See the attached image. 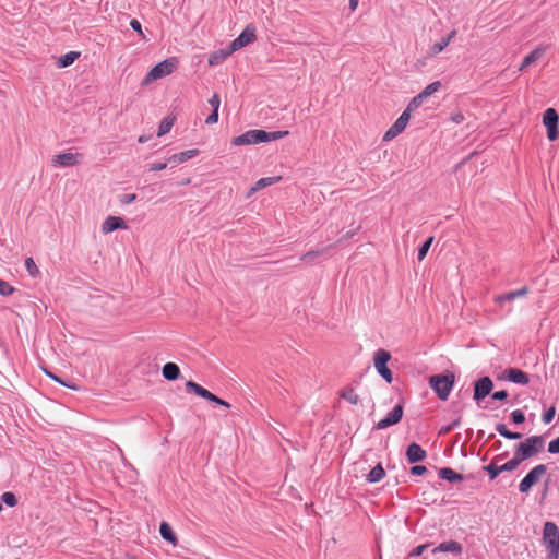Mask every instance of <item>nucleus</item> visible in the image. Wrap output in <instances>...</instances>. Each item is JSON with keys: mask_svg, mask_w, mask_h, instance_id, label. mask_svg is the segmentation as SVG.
I'll return each mask as SVG.
<instances>
[{"mask_svg": "<svg viewBox=\"0 0 559 559\" xmlns=\"http://www.w3.org/2000/svg\"><path fill=\"white\" fill-rule=\"evenodd\" d=\"M288 134V131H272L254 129L249 130L238 136L233 138L231 143L235 146L250 145L262 142H271L280 140Z\"/></svg>", "mask_w": 559, "mask_h": 559, "instance_id": "f257e3e1", "label": "nucleus"}, {"mask_svg": "<svg viewBox=\"0 0 559 559\" xmlns=\"http://www.w3.org/2000/svg\"><path fill=\"white\" fill-rule=\"evenodd\" d=\"M544 445L545 439L543 436H531L515 447L514 455L522 463L542 452Z\"/></svg>", "mask_w": 559, "mask_h": 559, "instance_id": "f03ea898", "label": "nucleus"}, {"mask_svg": "<svg viewBox=\"0 0 559 559\" xmlns=\"http://www.w3.org/2000/svg\"><path fill=\"white\" fill-rule=\"evenodd\" d=\"M454 382L455 376L451 371L433 374L429 378L430 388L436 392L441 401L448 400Z\"/></svg>", "mask_w": 559, "mask_h": 559, "instance_id": "7ed1b4c3", "label": "nucleus"}, {"mask_svg": "<svg viewBox=\"0 0 559 559\" xmlns=\"http://www.w3.org/2000/svg\"><path fill=\"white\" fill-rule=\"evenodd\" d=\"M543 543L548 550L547 559H558L559 528L552 522H546L543 531Z\"/></svg>", "mask_w": 559, "mask_h": 559, "instance_id": "20e7f679", "label": "nucleus"}, {"mask_svg": "<svg viewBox=\"0 0 559 559\" xmlns=\"http://www.w3.org/2000/svg\"><path fill=\"white\" fill-rule=\"evenodd\" d=\"M391 359V354L385 349H378L374 353L373 362L378 373L388 382L393 381V373L388 368L386 364Z\"/></svg>", "mask_w": 559, "mask_h": 559, "instance_id": "39448f33", "label": "nucleus"}, {"mask_svg": "<svg viewBox=\"0 0 559 559\" xmlns=\"http://www.w3.org/2000/svg\"><path fill=\"white\" fill-rule=\"evenodd\" d=\"M547 467L545 464H538L533 467L519 484V490L522 493L528 492L531 488L539 480V478L545 475Z\"/></svg>", "mask_w": 559, "mask_h": 559, "instance_id": "423d86ee", "label": "nucleus"}, {"mask_svg": "<svg viewBox=\"0 0 559 559\" xmlns=\"http://www.w3.org/2000/svg\"><path fill=\"white\" fill-rule=\"evenodd\" d=\"M558 121L559 116L554 108H548L545 110L543 116V123L547 129V136L550 141H555L559 136Z\"/></svg>", "mask_w": 559, "mask_h": 559, "instance_id": "0eeeda50", "label": "nucleus"}, {"mask_svg": "<svg viewBox=\"0 0 559 559\" xmlns=\"http://www.w3.org/2000/svg\"><path fill=\"white\" fill-rule=\"evenodd\" d=\"M186 388L188 391L190 392H193L194 394H197L198 396L200 397H203L210 402H213L217 405H222L226 408H229L230 405L228 402L219 399L218 396L214 395L213 393H211L209 390L204 389L203 386H201L200 384L195 383L194 381H188L186 383Z\"/></svg>", "mask_w": 559, "mask_h": 559, "instance_id": "6e6552de", "label": "nucleus"}, {"mask_svg": "<svg viewBox=\"0 0 559 559\" xmlns=\"http://www.w3.org/2000/svg\"><path fill=\"white\" fill-rule=\"evenodd\" d=\"M412 111H408L406 108L403 114L396 119V121L392 124V127L384 133L383 140L391 141L396 138L400 133H402L411 118Z\"/></svg>", "mask_w": 559, "mask_h": 559, "instance_id": "1a4fd4ad", "label": "nucleus"}, {"mask_svg": "<svg viewBox=\"0 0 559 559\" xmlns=\"http://www.w3.org/2000/svg\"><path fill=\"white\" fill-rule=\"evenodd\" d=\"M441 87V83L439 81L432 82L429 85H427L419 94H417L413 99L408 103L407 107L408 111L416 110L423 102L436 93Z\"/></svg>", "mask_w": 559, "mask_h": 559, "instance_id": "9d476101", "label": "nucleus"}, {"mask_svg": "<svg viewBox=\"0 0 559 559\" xmlns=\"http://www.w3.org/2000/svg\"><path fill=\"white\" fill-rule=\"evenodd\" d=\"M255 40V27L252 25L246 26L242 33L235 38L229 45L231 50L237 51L242 47L253 43Z\"/></svg>", "mask_w": 559, "mask_h": 559, "instance_id": "9b49d317", "label": "nucleus"}, {"mask_svg": "<svg viewBox=\"0 0 559 559\" xmlns=\"http://www.w3.org/2000/svg\"><path fill=\"white\" fill-rule=\"evenodd\" d=\"M493 388V382L489 377H483L479 380H477L474 384V395L473 399L476 402L481 401L487 395L490 394L491 390Z\"/></svg>", "mask_w": 559, "mask_h": 559, "instance_id": "f8f14e48", "label": "nucleus"}, {"mask_svg": "<svg viewBox=\"0 0 559 559\" xmlns=\"http://www.w3.org/2000/svg\"><path fill=\"white\" fill-rule=\"evenodd\" d=\"M403 416V406L397 404L386 416L377 423L376 429H385L392 425L397 424Z\"/></svg>", "mask_w": 559, "mask_h": 559, "instance_id": "ddd939ff", "label": "nucleus"}, {"mask_svg": "<svg viewBox=\"0 0 559 559\" xmlns=\"http://www.w3.org/2000/svg\"><path fill=\"white\" fill-rule=\"evenodd\" d=\"M128 226L123 218L118 216H108L102 224V233L107 235L117 229H127Z\"/></svg>", "mask_w": 559, "mask_h": 559, "instance_id": "4468645a", "label": "nucleus"}, {"mask_svg": "<svg viewBox=\"0 0 559 559\" xmlns=\"http://www.w3.org/2000/svg\"><path fill=\"white\" fill-rule=\"evenodd\" d=\"M504 379L510 382H513L516 384H522V385H526L530 382L528 374L518 368L506 369L504 370Z\"/></svg>", "mask_w": 559, "mask_h": 559, "instance_id": "2eb2a0df", "label": "nucleus"}, {"mask_svg": "<svg viewBox=\"0 0 559 559\" xmlns=\"http://www.w3.org/2000/svg\"><path fill=\"white\" fill-rule=\"evenodd\" d=\"M82 158V155L74 153H62L55 155L52 158V164L58 166L70 167L78 165Z\"/></svg>", "mask_w": 559, "mask_h": 559, "instance_id": "dca6fc26", "label": "nucleus"}, {"mask_svg": "<svg viewBox=\"0 0 559 559\" xmlns=\"http://www.w3.org/2000/svg\"><path fill=\"white\" fill-rule=\"evenodd\" d=\"M233 52H235L234 50H231V47L230 45H228L227 47L225 48H221L214 52H212L210 56H209V59H207V64L210 67H217V66H221L223 63V61L228 58Z\"/></svg>", "mask_w": 559, "mask_h": 559, "instance_id": "f3484780", "label": "nucleus"}, {"mask_svg": "<svg viewBox=\"0 0 559 559\" xmlns=\"http://www.w3.org/2000/svg\"><path fill=\"white\" fill-rule=\"evenodd\" d=\"M426 456V451L419 444L413 442L407 447L406 457L409 463L424 461Z\"/></svg>", "mask_w": 559, "mask_h": 559, "instance_id": "a211bd4d", "label": "nucleus"}, {"mask_svg": "<svg viewBox=\"0 0 559 559\" xmlns=\"http://www.w3.org/2000/svg\"><path fill=\"white\" fill-rule=\"evenodd\" d=\"M456 31H451L447 36L440 38V40L436 41L428 50V55L433 57L440 53L455 37Z\"/></svg>", "mask_w": 559, "mask_h": 559, "instance_id": "6ab92c4d", "label": "nucleus"}, {"mask_svg": "<svg viewBox=\"0 0 559 559\" xmlns=\"http://www.w3.org/2000/svg\"><path fill=\"white\" fill-rule=\"evenodd\" d=\"M527 294H528V288L526 286H523L520 289L498 295L495 298V301L498 304H502L504 301H513L516 298L525 297Z\"/></svg>", "mask_w": 559, "mask_h": 559, "instance_id": "aec40b11", "label": "nucleus"}, {"mask_svg": "<svg viewBox=\"0 0 559 559\" xmlns=\"http://www.w3.org/2000/svg\"><path fill=\"white\" fill-rule=\"evenodd\" d=\"M281 180V176H276V177H264V178H261L259 179L254 186L249 190L247 197H251L253 193L271 186V185H274L276 182H278Z\"/></svg>", "mask_w": 559, "mask_h": 559, "instance_id": "412c9836", "label": "nucleus"}, {"mask_svg": "<svg viewBox=\"0 0 559 559\" xmlns=\"http://www.w3.org/2000/svg\"><path fill=\"white\" fill-rule=\"evenodd\" d=\"M462 549L463 548L460 543H457L455 540H449V542H443L439 546L433 548L432 552L436 554L439 551H442V552L449 551V552L460 555L462 552Z\"/></svg>", "mask_w": 559, "mask_h": 559, "instance_id": "4be33fe9", "label": "nucleus"}, {"mask_svg": "<svg viewBox=\"0 0 559 559\" xmlns=\"http://www.w3.org/2000/svg\"><path fill=\"white\" fill-rule=\"evenodd\" d=\"M439 477L443 480H447L451 484L460 483L464 479L462 474L456 473L450 467H443L439 469Z\"/></svg>", "mask_w": 559, "mask_h": 559, "instance_id": "5701e85b", "label": "nucleus"}, {"mask_svg": "<svg viewBox=\"0 0 559 559\" xmlns=\"http://www.w3.org/2000/svg\"><path fill=\"white\" fill-rule=\"evenodd\" d=\"M163 377L168 381H175L180 376V369L175 362H167L162 369Z\"/></svg>", "mask_w": 559, "mask_h": 559, "instance_id": "b1692460", "label": "nucleus"}, {"mask_svg": "<svg viewBox=\"0 0 559 559\" xmlns=\"http://www.w3.org/2000/svg\"><path fill=\"white\" fill-rule=\"evenodd\" d=\"M543 48H537L533 50L531 53H528L522 61L521 67L519 70H523L528 67L536 66V61L539 60L544 55Z\"/></svg>", "mask_w": 559, "mask_h": 559, "instance_id": "393cba45", "label": "nucleus"}, {"mask_svg": "<svg viewBox=\"0 0 559 559\" xmlns=\"http://www.w3.org/2000/svg\"><path fill=\"white\" fill-rule=\"evenodd\" d=\"M159 533L165 540L169 542L174 546L177 545L178 538H177L176 534L174 533L171 526L167 522L160 523Z\"/></svg>", "mask_w": 559, "mask_h": 559, "instance_id": "a878e982", "label": "nucleus"}, {"mask_svg": "<svg viewBox=\"0 0 559 559\" xmlns=\"http://www.w3.org/2000/svg\"><path fill=\"white\" fill-rule=\"evenodd\" d=\"M80 57V52L78 51H70L66 53L64 56L58 58L56 60V66L59 68H66L71 66L78 58Z\"/></svg>", "mask_w": 559, "mask_h": 559, "instance_id": "bb28decb", "label": "nucleus"}, {"mask_svg": "<svg viewBox=\"0 0 559 559\" xmlns=\"http://www.w3.org/2000/svg\"><path fill=\"white\" fill-rule=\"evenodd\" d=\"M340 396L353 405H357L359 403V396H358V394H356L353 386H349V385L345 386L340 392Z\"/></svg>", "mask_w": 559, "mask_h": 559, "instance_id": "cd10ccee", "label": "nucleus"}, {"mask_svg": "<svg viewBox=\"0 0 559 559\" xmlns=\"http://www.w3.org/2000/svg\"><path fill=\"white\" fill-rule=\"evenodd\" d=\"M179 66V61L176 57L168 58L157 64H155L151 70L153 71H162V70H173Z\"/></svg>", "mask_w": 559, "mask_h": 559, "instance_id": "c85d7f7f", "label": "nucleus"}, {"mask_svg": "<svg viewBox=\"0 0 559 559\" xmlns=\"http://www.w3.org/2000/svg\"><path fill=\"white\" fill-rule=\"evenodd\" d=\"M496 430L500 436H502L506 439L519 440L522 438V433L509 430L504 424H497Z\"/></svg>", "mask_w": 559, "mask_h": 559, "instance_id": "c756f323", "label": "nucleus"}, {"mask_svg": "<svg viewBox=\"0 0 559 559\" xmlns=\"http://www.w3.org/2000/svg\"><path fill=\"white\" fill-rule=\"evenodd\" d=\"M175 120H176V118L174 116H171V115L166 116L162 120V122H160V124L158 127L157 135L158 136H163L166 133H168L171 130V128L174 127Z\"/></svg>", "mask_w": 559, "mask_h": 559, "instance_id": "7c9ffc66", "label": "nucleus"}, {"mask_svg": "<svg viewBox=\"0 0 559 559\" xmlns=\"http://www.w3.org/2000/svg\"><path fill=\"white\" fill-rule=\"evenodd\" d=\"M385 476V471L381 464L376 465L367 475L369 483H378Z\"/></svg>", "mask_w": 559, "mask_h": 559, "instance_id": "2f4dec72", "label": "nucleus"}, {"mask_svg": "<svg viewBox=\"0 0 559 559\" xmlns=\"http://www.w3.org/2000/svg\"><path fill=\"white\" fill-rule=\"evenodd\" d=\"M332 246H329V247H323V248H320V249H316V250H310L308 251L307 253L302 254L300 260L301 261H305V262H309V261H312L314 260L316 258L326 253L329 251V249L331 248Z\"/></svg>", "mask_w": 559, "mask_h": 559, "instance_id": "473e14b6", "label": "nucleus"}, {"mask_svg": "<svg viewBox=\"0 0 559 559\" xmlns=\"http://www.w3.org/2000/svg\"><path fill=\"white\" fill-rule=\"evenodd\" d=\"M169 73L170 72H147V75L142 81V85H148L152 82H154L158 79H162L163 76H165L166 74H169Z\"/></svg>", "mask_w": 559, "mask_h": 559, "instance_id": "72a5a7b5", "label": "nucleus"}, {"mask_svg": "<svg viewBox=\"0 0 559 559\" xmlns=\"http://www.w3.org/2000/svg\"><path fill=\"white\" fill-rule=\"evenodd\" d=\"M432 242H433V237H429L423 243V246L418 249V260L419 261H423L425 259V257L427 255V253H428Z\"/></svg>", "mask_w": 559, "mask_h": 559, "instance_id": "f704fd0d", "label": "nucleus"}, {"mask_svg": "<svg viewBox=\"0 0 559 559\" xmlns=\"http://www.w3.org/2000/svg\"><path fill=\"white\" fill-rule=\"evenodd\" d=\"M521 462L518 460L515 455L511 460H509L507 463L500 466V471L502 472H511L514 471Z\"/></svg>", "mask_w": 559, "mask_h": 559, "instance_id": "c9c22d12", "label": "nucleus"}, {"mask_svg": "<svg viewBox=\"0 0 559 559\" xmlns=\"http://www.w3.org/2000/svg\"><path fill=\"white\" fill-rule=\"evenodd\" d=\"M8 507H15L17 504V498L13 492L7 491L2 493L1 499Z\"/></svg>", "mask_w": 559, "mask_h": 559, "instance_id": "e433bc0d", "label": "nucleus"}, {"mask_svg": "<svg viewBox=\"0 0 559 559\" xmlns=\"http://www.w3.org/2000/svg\"><path fill=\"white\" fill-rule=\"evenodd\" d=\"M25 267L31 276L35 277L39 274V270L33 258H27L25 260Z\"/></svg>", "mask_w": 559, "mask_h": 559, "instance_id": "4c0bfd02", "label": "nucleus"}, {"mask_svg": "<svg viewBox=\"0 0 559 559\" xmlns=\"http://www.w3.org/2000/svg\"><path fill=\"white\" fill-rule=\"evenodd\" d=\"M15 292V288L7 281L0 280V295L10 296Z\"/></svg>", "mask_w": 559, "mask_h": 559, "instance_id": "58836bf2", "label": "nucleus"}, {"mask_svg": "<svg viewBox=\"0 0 559 559\" xmlns=\"http://www.w3.org/2000/svg\"><path fill=\"white\" fill-rule=\"evenodd\" d=\"M491 479H495L500 473V466H497L495 462L484 467Z\"/></svg>", "mask_w": 559, "mask_h": 559, "instance_id": "ea45409f", "label": "nucleus"}, {"mask_svg": "<svg viewBox=\"0 0 559 559\" xmlns=\"http://www.w3.org/2000/svg\"><path fill=\"white\" fill-rule=\"evenodd\" d=\"M510 418L514 424H522L525 420V415L521 409H515L510 414Z\"/></svg>", "mask_w": 559, "mask_h": 559, "instance_id": "a19ab883", "label": "nucleus"}, {"mask_svg": "<svg viewBox=\"0 0 559 559\" xmlns=\"http://www.w3.org/2000/svg\"><path fill=\"white\" fill-rule=\"evenodd\" d=\"M177 154H178V159H180V162L183 163V162L197 156L198 150H188V151L180 152Z\"/></svg>", "mask_w": 559, "mask_h": 559, "instance_id": "79ce46f5", "label": "nucleus"}, {"mask_svg": "<svg viewBox=\"0 0 559 559\" xmlns=\"http://www.w3.org/2000/svg\"><path fill=\"white\" fill-rule=\"evenodd\" d=\"M45 372H46V374L49 378H51L56 382L62 384L63 386H67V388L72 389V390H78L79 389L75 384H70V383L63 382L59 377H57L56 374H53L52 372H50L48 370H45Z\"/></svg>", "mask_w": 559, "mask_h": 559, "instance_id": "37998d69", "label": "nucleus"}, {"mask_svg": "<svg viewBox=\"0 0 559 559\" xmlns=\"http://www.w3.org/2000/svg\"><path fill=\"white\" fill-rule=\"evenodd\" d=\"M556 415V407L551 406L549 407L544 414H543V421L545 424H549L552 421L554 417Z\"/></svg>", "mask_w": 559, "mask_h": 559, "instance_id": "c03bdc74", "label": "nucleus"}, {"mask_svg": "<svg viewBox=\"0 0 559 559\" xmlns=\"http://www.w3.org/2000/svg\"><path fill=\"white\" fill-rule=\"evenodd\" d=\"M429 547V544H424L415 547L409 554L408 558L411 557H419L424 554V551Z\"/></svg>", "mask_w": 559, "mask_h": 559, "instance_id": "a18cd8bd", "label": "nucleus"}, {"mask_svg": "<svg viewBox=\"0 0 559 559\" xmlns=\"http://www.w3.org/2000/svg\"><path fill=\"white\" fill-rule=\"evenodd\" d=\"M460 425V419H455L454 421H452L451 424L447 425V426H442L439 433L440 435H445V433H449L451 430H453L455 427H457Z\"/></svg>", "mask_w": 559, "mask_h": 559, "instance_id": "49530a36", "label": "nucleus"}, {"mask_svg": "<svg viewBox=\"0 0 559 559\" xmlns=\"http://www.w3.org/2000/svg\"><path fill=\"white\" fill-rule=\"evenodd\" d=\"M548 452L551 454H559V437L549 442Z\"/></svg>", "mask_w": 559, "mask_h": 559, "instance_id": "de8ad7c7", "label": "nucleus"}, {"mask_svg": "<svg viewBox=\"0 0 559 559\" xmlns=\"http://www.w3.org/2000/svg\"><path fill=\"white\" fill-rule=\"evenodd\" d=\"M135 200H136V194L135 193H127V194H122L120 197V203L121 204H130V203H132Z\"/></svg>", "mask_w": 559, "mask_h": 559, "instance_id": "09e8293b", "label": "nucleus"}, {"mask_svg": "<svg viewBox=\"0 0 559 559\" xmlns=\"http://www.w3.org/2000/svg\"><path fill=\"white\" fill-rule=\"evenodd\" d=\"M209 104L211 105V107L213 108V110H218V109H219V105H221L219 96H218L217 94H214V95L209 99Z\"/></svg>", "mask_w": 559, "mask_h": 559, "instance_id": "8fccbe9b", "label": "nucleus"}, {"mask_svg": "<svg viewBox=\"0 0 559 559\" xmlns=\"http://www.w3.org/2000/svg\"><path fill=\"white\" fill-rule=\"evenodd\" d=\"M426 472H427V468L424 465H415L411 468L412 475H424Z\"/></svg>", "mask_w": 559, "mask_h": 559, "instance_id": "3c124183", "label": "nucleus"}, {"mask_svg": "<svg viewBox=\"0 0 559 559\" xmlns=\"http://www.w3.org/2000/svg\"><path fill=\"white\" fill-rule=\"evenodd\" d=\"M509 396L508 392L506 390H500V391H497L495 392L491 397L493 400H499V401H503L506 400L507 397Z\"/></svg>", "mask_w": 559, "mask_h": 559, "instance_id": "603ef678", "label": "nucleus"}, {"mask_svg": "<svg viewBox=\"0 0 559 559\" xmlns=\"http://www.w3.org/2000/svg\"><path fill=\"white\" fill-rule=\"evenodd\" d=\"M218 121V110H213L211 115L205 120V123L213 124Z\"/></svg>", "mask_w": 559, "mask_h": 559, "instance_id": "864d4df0", "label": "nucleus"}, {"mask_svg": "<svg viewBox=\"0 0 559 559\" xmlns=\"http://www.w3.org/2000/svg\"><path fill=\"white\" fill-rule=\"evenodd\" d=\"M167 167V163H153L151 166H150V170L151 171H158V170H163Z\"/></svg>", "mask_w": 559, "mask_h": 559, "instance_id": "5fc2aeb1", "label": "nucleus"}, {"mask_svg": "<svg viewBox=\"0 0 559 559\" xmlns=\"http://www.w3.org/2000/svg\"><path fill=\"white\" fill-rule=\"evenodd\" d=\"M166 163H167V166L170 165L171 167H175L178 164H181L180 159H178V154L171 155Z\"/></svg>", "mask_w": 559, "mask_h": 559, "instance_id": "6e6d98bb", "label": "nucleus"}, {"mask_svg": "<svg viewBox=\"0 0 559 559\" xmlns=\"http://www.w3.org/2000/svg\"><path fill=\"white\" fill-rule=\"evenodd\" d=\"M130 26L135 32L142 33L141 23L138 20H135V19L131 20Z\"/></svg>", "mask_w": 559, "mask_h": 559, "instance_id": "4d7b16f0", "label": "nucleus"}, {"mask_svg": "<svg viewBox=\"0 0 559 559\" xmlns=\"http://www.w3.org/2000/svg\"><path fill=\"white\" fill-rule=\"evenodd\" d=\"M451 120H452L454 123H461V122H463V120H464V116H463L461 112H459V114H454V115H452Z\"/></svg>", "mask_w": 559, "mask_h": 559, "instance_id": "13d9d810", "label": "nucleus"}, {"mask_svg": "<svg viewBox=\"0 0 559 559\" xmlns=\"http://www.w3.org/2000/svg\"><path fill=\"white\" fill-rule=\"evenodd\" d=\"M359 0H349V9L355 11L358 5Z\"/></svg>", "mask_w": 559, "mask_h": 559, "instance_id": "bf43d9fd", "label": "nucleus"}, {"mask_svg": "<svg viewBox=\"0 0 559 559\" xmlns=\"http://www.w3.org/2000/svg\"><path fill=\"white\" fill-rule=\"evenodd\" d=\"M150 138H151L150 135H141L138 141L140 143H145L150 140Z\"/></svg>", "mask_w": 559, "mask_h": 559, "instance_id": "052dcab7", "label": "nucleus"}, {"mask_svg": "<svg viewBox=\"0 0 559 559\" xmlns=\"http://www.w3.org/2000/svg\"><path fill=\"white\" fill-rule=\"evenodd\" d=\"M3 507H2V501L0 500V511H2Z\"/></svg>", "mask_w": 559, "mask_h": 559, "instance_id": "680f3d73", "label": "nucleus"}]
</instances>
